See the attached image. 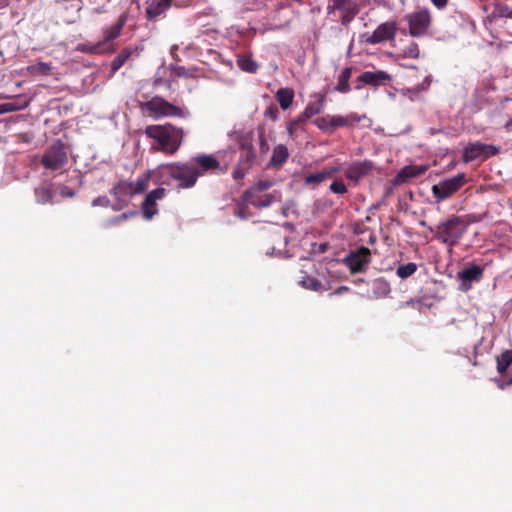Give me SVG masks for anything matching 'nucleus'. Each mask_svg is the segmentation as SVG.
<instances>
[{
    "mask_svg": "<svg viewBox=\"0 0 512 512\" xmlns=\"http://www.w3.org/2000/svg\"><path fill=\"white\" fill-rule=\"evenodd\" d=\"M145 134L153 140L154 149L168 154H174L183 140L182 129L171 124L149 125L145 129Z\"/></svg>",
    "mask_w": 512,
    "mask_h": 512,
    "instance_id": "obj_1",
    "label": "nucleus"
},
{
    "mask_svg": "<svg viewBox=\"0 0 512 512\" xmlns=\"http://www.w3.org/2000/svg\"><path fill=\"white\" fill-rule=\"evenodd\" d=\"M162 175L165 177L167 185H174L176 189L180 190L194 187L201 176V172L189 160L163 165Z\"/></svg>",
    "mask_w": 512,
    "mask_h": 512,
    "instance_id": "obj_2",
    "label": "nucleus"
},
{
    "mask_svg": "<svg viewBox=\"0 0 512 512\" xmlns=\"http://www.w3.org/2000/svg\"><path fill=\"white\" fill-rule=\"evenodd\" d=\"M143 112H146L154 119L163 117L187 118L190 115L189 110L184 106H178L168 102L160 96H155L150 100L140 104Z\"/></svg>",
    "mask_w": 512,
    "mask_h": 512,
    "instance_id": "obj_3",
    "label": "nucleus"
},
{
    "mask_svg": "<svg viewBox=\"0 0 512 512\" xmlns=\"http://www.w3.org/2000/svg\"><path fill=\"white\" fill-rule=\"evenodd\" d=\"M468 228V222L460 216H452L451 218L439 223L436 228L431 231L436 239L447 246L456 245Z\"/></svg>",
    "mask_w": 512,
    "mask_h": 512,
    "instance_id": "obj_4",
    "label": "nucleus"
},
{
    "mask_svg": "<svg viewBox=\"0 0 512 512\" xmlns=\"http://www.w3.org/2000/svg\"><path fill=\"white\" fill-rule=\"evenodd\" d=\"M238 145L240 148V156L238 164L232 173L235 180L243 179L246 172L253 166L256 161L257 155L253 145V133L240 132L237 137Z\"/></svg>",
    "mask_w": 512,
    "mask_h": 512,
    "instance_id": "obj_5",
    "label": "nucleus"
},
{
    "mask_svg": "<svg viewBox=\"0 0 512 512\" xmlns=\"http://www.w3.org/2000/svg\"><path fill=\"white\" fill-rule=\"evenodd\" d=\"M365 115H358L357 113H349L346 116L342 115H324L317 118L314 124L318 129L325 133H333L337 128L340 127H352L359 123Z\"/></svg>",
    "mask_w": 512,
    "mask_h": 512,
    "instance_id": "obj_6",
    "label": "nucleus"
},
{
    "mask_svg": "<svg viewBox=\"0 0 512 512\" xmlns=\"http://www.w3.org/2000/svg\"><path fill=\"white\" fill-rule=\"evenodd\" d=\"M359 7L354 0H329L327 13L337 17L343 25H348L358 14Z\"/></svg>",
    "mask_w": 512,
    "mask_h": 512,
    "instance_id": "obj_7",
    "label": "nucleus"
},
{
    "mask_svg": "<svg viewBox=\"0 0 512 512\" xmlns=\"http://www.w3.org/2000/svg\"><path fill=\"white\" fill-rule=\"evenodd\" d=\"M466 183V175L459 173L453 177L441 180L432 186V194L437 202L448 199Z\"/></svg>",
    "mask_w": 512,
    "mask_h": 512,
    "instance_id": "obj_8",
    "label": "nucleus"
},
{
    "mask_svg": "<svg viewBox=\"0 0 512 512\" xmlns=\"http://www.w3.org/2000/svg\"><path fill=\"white\" fill-rule=\"evenodd\" d=\"M370 261L371 252L366 247L350 251V253L343 259V262L352 274L364 272Z\"/></svg>",
    "mask_w": 512,
    "mask_h": 512,
    "instance_id": "obj_9",
    "label": "nucleus"
},
{
    "mask_svg": "<svg viewBox=\"0 0 512 512\" xmlns=\"http://www.w3.org/2000/svg\"><path fill=\"white\" fill-rule=\"evenodd\" d=\"M409 33L413 37L424 36L431 24V15L427 9H419L408 15Z\"/></svg>",
    "mask_w": 512,
    "mask_h": 512,
    "instance_id": "obj_10",
    "label": "nucleus"
},
{
    "mask_svg": "<svg viewBox=\"0 0 512 512\" xmlns=\"http://www.w3.org/2000/svg\"><path fill=\"white\" fill-rule=\"evenodd\" d=\"M67 162V154L61 142L52 145L42 156V164L46 169H62Z\"/></svg>",
    "mask_w": 512,
    "mask_h": 512,
    "instance_id": "obj_11",
    "label": "nucleus"
},
{
    "mask_svg": "<svg viewBox=\"0 0 512 512\" xmlns=\"http://www.w3.org/2000/svg\"><path fill=\"white\" fill-rule=\"evenodd\" d=\"M397 23L387 21L380 24L371 34L365 36V42L371 45L394 40L397 33Z\"/></svg>",
    "mask_w": 512,
    "mask_h": 512,
    "instance_id": "obj_12",
    "label": "nucleus"
},
{
    "mask_svg": "<svg viewBox=\"0 0 512 512\" xmlns=\"http://www.w3.org/2000/svg\"><path fill=\"white\" fill-rule=\"evenodd\" d=\"M498 153V148L494 145L483 144L480 142L470 143L463 151V161L472 162L479 157H489Z\"/></svg>",
    "mask_w": 512,
    "mask_h": 512,
    "instance_id": "obj_13",
    "label": "nucleus"
},
{
    "mask_svg": "<svg viewBox=\"0 0 512 512\" xmlns=\"http://www.w3.org/2000/svg\"><path fill=\"white\" fill-rule=\"evenodd\" d=\"M483 268L479 265H470L457 273V279L460 281L459 290L467 292L472 288L474 282H479L483 276Z\"/></svg>",
    "mask_w": 512,
    "mask_h": 512,
    "instance_id": "obj_14",
    "label": "nucleus"
},
{
    "mask_svg": "<svg viewBox=\"0 0 512 512\" xmlns=\"http://www.w3.org/2000/svg\"><path fill=\"white\" fill-rule=\"evenodd\" d=\"M373 168V162L370 160L356 161L351 163L346 169V176L353 182H359L367 176Z\"/></svg>",
    "mask_w": 512,
    "mask_h": 512,
    "instance_id": "obj_15",
    "label": "nucleus"
},
{
    "mask_svg": "<svg viewBox=\"0 0 512 512\" xmlns=\"http://www.w3.org/2000/svg\"><path fill=\"white\" fill-rule=\"evenodd\" d=\"M392 77L389 73L383 70L377 71H365L359 77L358 81L363 83L364 85H369L373 87H379L382 85H386L391 81Z\"/></svg>",
    "mask_w": 512,
    "mask_h": 512,
    "instance_id": "obj_16",
    "label": "nucleus"
},
{
    "mask_svg": "<svg viewBox=\"0 0 512 512\" xmlns=\"http://www.w3.org/2000/svg\"><path fill=\"white\" fill-rule=\"evenodd\" d=\"M190 162L193 163L201 172V176L215 171L220 167V163L217 158L211 154H200L194 156L190 158Z\"/></svg>",
    "mask_w": 512,
    "mask_h": 512,
    "instance_id": "obj_17",
    "label": "nucleus"
},
{
    "mask_svg": "<svg viewBox=\"0 0 512 512\" xmlns=\"http://www.w3.org/2000/svg\"><path fill=\"white\" fill-rule=\"evenodd\" d=\"M111 195L115 197V199L119 202V207H114L115 210H118L124 206H126L129 200L133 197L131 184L129 181H120L118 182L110 191Z\"/></svg>",
    "mask_w": 512,
    "mask_h": 512,
    "instance_id": "obj_18",
    "label": "nucleus"
},
{
    "mask_svg": "<svg viewBox=\"0 0 512 512\" xmlns=\"http://www.w3.org/2000/svg\"><path fill=\"white\" fill-rule=\"evenodd\" d=\"M127 20H128L127 13H122L114 25H112L111 27L106 28L104 30V40L101 41V43H103V47L105 48L106 51L110 47V42H112L114 39L119 37Z\"/></svg>",
    "mask_w": 512,
    "mask_h": 512,
    "instance_id": "obj_19",
    "label": "nucleus"
},
{
    "mask_svg": "<svg viewBox=\"0 0 512 512\" xmlns=\"http://www.w3.org/2000/svg\"><path fill=\"white\" fill-rule=\"evenodd\" d=\"M171 6V0H147L146 16L149 20H155L164 14Z\"/></svg>",
    "mask_w": 512,
    "mask_h": 512,
    "instance_id": "obj_20",
    "label": "nucleus"
},
{
    "mask_svg": "<svg viewBox=\"0 0 512 512\" xmlns=\"http://www.w3.org/2000/svg\"><path fill=\"white\" fill-rule=\"evenodd\" d=\"M316 99L307 104L304 111L299 115V121H306L319 114L325 107V95L317 94Z\"/></svg>",
    "mask_w": 512,
    "mask_h": 512,
    "instance_id": "obj_21",
    "label": "nucleus"
},
{
    "mask_svg": "<svg viewBox=\"0 0 512 512\" xmlns=\"http://www.w3.org/2000/svg\"><path fill=\"white\" fill-rule=\"evenodd\" d=\"M427 169L428 167L426 165H407L397 173L396 181L398 183H404L412 178L425 174Z\"/></svg>",
    "mask_w": 512,
    "mask_h": 512,
    "instance_id": "obj_22",
    "label": "nucleus"
},
{
    "mask_svg": "<svg viewBox=\"0 0 512 512\" xmlns=\"http://www.w3.org/2000/svg\"><path fill=\"white\" fill-rule=\"evenodd\" d=\"M276 193L267 194L263 198L253 196V191H246L243 195V200L249 205L256 208H265L270 206L276 198Z\"/></svg>",
    "mask_w": 512,
    "mask_h": 512,
    "instance_id": "obj_23",
    "label": "nucleus"
},
{
    "mask_svg": "<svg viewBox=\"0 0 512 512\" xmlns=\"http://www.w3.org/2000/svg\"><path fill=\"white\" fill-rule=\"evenodd\" d=\"M289 151L283 144H278L274 147L272 156L270 158V165L273 167H281L288 159Z\"/></svg>",
    "mask_w": 512,
    "mask_h": 512,
    "instance_id": "obj_24",
    "label": "nucleus"
},
{
    "mask_svg": "<svg viewBox=\"0 0 512 512\" xmlns=\"http://www.w3.org/2000/svg\"><path fill=\"white\" fill-rule=\"evenodd\" d=\"M276 100L283 110L288 109L294 100V91L289 87L280 88L275 94Z\"/></svg>",
    "mask_w": 512,
    "mask_h": 512,
    "instance_id": "obj_25",
    "label": "nucleus"
},
{
    "mask_svg": "<svg viewBox=\"0 0 512 512\" xmlns=\"http://www.w3.org/2000/svg\"><path fill=\"white\" fill-rule=\"evenodd\" d=\"M352 75V68L346 67L342 70L338 76V82L336 89L341 93H348L351 90L349 80Z\"/></svg>",
    "mask_w": 512,
    "mask_h": 512,
    "instance_id": "obj_26",
    "label": "nucleus"
},
{
    "mask_svg": "<svg viewBox=\"0 0 512 512\" xmlns=\"http://www.w3.org/2000/svg\"><path fill=\"white\" fill-rule=\"evenodd\" d=\"M237 66L244 72L256 73L259 65L248 55H240L236 60Z\"/></svg>",
    "mask_w": 512,
    "mask_h": 512,
    "instance_id": "obj_27",
    "label": "nucleus"
},
{
    "mask_svg": "<svg viewBox=\"0 0 512 512\" xmlns=\"http://www.w3.org/2000/svg\"><path fill=\"white\" fill-rule=\"evenodd\" d=\"M52 66L50 63L38 62L26 67V71L30 75H43L48 76L51 74Z\"/></svg>",
    "mask_w": 512,
    "mask_h": 512,
    "instance_id": "obj_28",
    "label": "nucleus"
},
{
    "mask_svg": "<svg viewBox=\"0 0 512 512\" xmlns=\"http://www.w3.org/2000/svg\"><path fill=\"white\" fill-rule=\"evenodd\" d=\"M150 180V174L145 173L141 176H139L135 181H129L131 184V190L133 196L143 193L149 183Z\"/></svg>",
    "mask_w": 512,
    "mask_h": 512,
    "instance_id": "obj_29",
    "label": "nucleus"
},
{
    "mask_svg": "<svg viewBox=\"0 0 512 512\" xmlns=\"http://www.w3.org/2000/svg\"><path fill=\"white\" fill-rule=\"evenodd\" d=\"M299 284L308 290L321 292L327 290L326 287L319 281L317 278L312 276H304L302 280L299 281Z\"/></svg>",
    "mask_w": 512,
    "mask_h": 512,
    "instance_id": "obj_30",
    "label": "nucleus"
},
{
    "mask_svg": "<svg viewBox=\"0 0 512 512\" xmlns=\"http://www.w3.org/2000/svg\"><path fill=\"white\" fill-rule=\"evenodd\" d=\"M511 365L512 350H506L499 357H497V371L500 374H504Z\"/></svg>",
    "mask_w": 512,
    "mask_h": 512,
    "instance_id": "obj_31",
    "label": "nucleus"
},
{
    "mask_svg": "<svg viewBox=\"0 0 512 512\" xmlns=\"http://www.w3.org/2000/svg\"><path fill=\"white\" fill-rule=\"evenodd\" d=\"M133 50L131 48H125L123 49L118 56L114 58V60L111 63V68L113 72H116L119 70L125 62L129 59V57L132 55Z\"/></svg>",
    "mask_w": 512,
    "mask_h": 512,
    "instance_id": "obj_32",
    "label": "nucleus"
},
{
    "mask_svg": "<svg viewBox=\"0 0 512 512\" xmlns=\"http://www.w3.org/2000/svg\"><path fill=\"white\" fill-rule=\"evenodd\" d=\"M35 197L37 203L46 204L52 201L53 195L51 189L47 186H40L35 188Z\"/></svg>",
    "mask_w": 512,
    "mask_h": 512,
    "instance_id": "obj_33",
    "label": "nucleus"
},
{
    "mask_svg": "<svg viewBox=\"0 0 512 512\" xmlns=\"http://www.w3.org/2000/svg\"><path fill=\"white\" fill-rule=\"evenodd\" d=\"M77 51L89 54H101L106 52L103 47V43L101 42H98L97 44L80 43L77 45Z\"/></svg>",
    "mask_w": 512,
    "mask_h": 512,
    "instance_id": "obj_34",
    "label": "nucleus"
},
{
    "mask_svg": "<svg viewBox=\"0 0 512 512\" xmlns=\"http://www.w3.org/2000/svg\"><path fill=\"white\" fill-rule=\"evenodd\" d=\"M417 270V265L413 262H409L403 265H400L397 270L396 274L401 279H406L410 276H412Z\"/></svg>",
    "mask_w": 512,
    "mask_h": 512,
    "instance_id": "obj_35",
    "label": "nucleus"
},
{
    "mask_svg": "<svg viewBox=\"0 0 512 512\" xmlns=\"http://www.w3.org/2000/svg\"><path fill=\"white\" fill-rule=\"evenodd\" d=\"M327 172H318L314 174H309L305 177V184L306 185H317L321 182H323L328 177Z\"/></svg>",
    "mask_w": 512,
    "mask_h": 512,
    "instance_id": "obj_36",
    "label": "nucleus"
},
{
    "mask_svg": "<svg viewBox=\"0 0 512 512\" xmlns=\"http://www.w3.org/2000/svg\"><path fill=\"white\" fill-rule=\"evenodd\" d=\"M165 192L166 190L161 187L150 191L145 197V205L149 204L150 202H156L157 200L161 199L165 195Z\"/></svg>",
    "mask_w": 512,
    "mask_h": 512,
    "instance_id": "obj_37",
    "label": "nucleus"
},
{
    "mask_svg": "<svg viewBox=\"0 0 512 512\" xmlns=\"http://www.w3.org/2000/svg\"><path fill=\"white\" fill-rule=\"evenodd\" d=\"M142 212L145 219L150 220L157 213L156 202H150L145 205V199L142 202Z\"/></svg>",
    "mask_w": 512,
    "mask_h": 512,
    "instance_id": "obj_38",
    "label": "nucleus"
},
{
    "mask_svg": "<svg viewBox=\"0 0 512 512\" xmlns=\"http://www.w3.org/2000/svg\"><path fill=\"white\" fill-rule=\"evenodd\" d=\"M430 85H431V76L428 75L425 77V79L419 85H417L416 87H414L412 89H409L408 93L416 95L420 92L427 91L430 88Z\"/></svg>",
    "mask_w": 512,
    "mask_h": 512,
    "instance_id": "obj_39",
    "label": "nucleus"
},
{
    "mask_svg": "<svg viewBox=\"0 0 512 512\" xmlns=\"http://www.w3.org/2000/svg\"><path fill=\"white\" fill-rule=\"evenodd\" d=\"M419 47L417 45V43L415 42H412L410 43L404 50H403V55L404 57L406 58H412V59H416L419 57Z\"/></svg>",
    "mask_w": 512,
    "mask_h": 512,
    "instance_id": "obj_40",
    "label": "nucleus"
},
{
    "mask_svg": "<svg viewBox=\"0 0 512 512\" xmlns=\"http://www.w3.org/2000/svg\"><path fill=\"white\" fill-rule=\"evenodd\" d=\"M494 14L496 17L512 19V8L507 5H498L494 11Z\"/></svg>",
    "mask_w": 512,
    "mask_h": 512,
    "instance_id": "obj_41",
    "label": "nucleus"
},
{
    "mask_svg": "<svg viewBox=\"0 0 512 512\" xmlns=\"http://www.w3.org/2000/svg\"><path fill=\"white\" fill-rule=\"evenodd\" d=\"M25 106L26 105H23V106L17 105L14 102L1 103L0 104V115L20 110V109L24 108Z\"/></svg>",
    "mask_w": 512,
    "mask_h": 512,
    "instance_id": "obj_42",
    "label": "nucleus"
},
{
    "mask_svg": "<svg viewBox=\"0 0 512 512\" xmlns=\"http://www.w3.org/2000/svg\"><path fill=\"white\" fill-rule=\"evenodd\" d=\"M271 185L272 184L270 181H267V180L259 181L255 184V186L253 188L249 189L248 191H253V196H256L255 194L257 192H262V191L268 190L271 187Z\"/></svg>",
    "mask_w": 512,
    "mask_h": 512,
    "instance_id": "obj_43",
    "label": "nucleus"
},
{
    "mask_svg": "<svg viewBox=\"0 0 512 512\" xmlns=\"http://www.w3.org/2000/svg\"><path fill=\"white\" fill-rule=\"evenodd\" d=\"M330 191L335 194H344L347 192V188L342 181H334L330 185Z\"/></svg>",
    "mask_w": 512,
    "mask_h": 512,
    "instance_id": "obj_44",
    "label": "nucleus"
},
{
    "mask_svg": "<svg viewBox=\"0 0 512 512\" xmlns=\"http://www.w3.org/2000/svg\"><path fill=\"white\" fill-rule=\"evenodd\" d=\"M170 68L178 77H187L190 75L186 68L183 66L171 65Z\"/></svg>",
    "mask_w": 512,
    "mask_h": 512,
    "instance_id": "obj_45",
    "label": "nucleus"
},
{
    "mask_svg": "<svg viewBox=\"0 0 512 512\" xmlns=\"http://www.w3.org/2000/svg\"><path fill=\"white\" fill-rule=\"evenodd\" d=\"M109 203H110V201L106 196H99L92 201V206L107 207L109 205Z\"/></svg>",
    "mask_w": 512,
    "mask_h": 512,
    "instance_id": "obj_46",
    "label": "nucleus"
},
{
    "mask_svg": "<svg viewBox=\"0 0 512 512\" xmlns=\"http://www.w3.org/2000/svg\"><path fill=\"white\" fill-rule=\"evenodd\" d=\"M375 286L379 289H382L383 295H387L390 291L389 285L382 280L375 281Z\"/></svg>",
    "mask_w": 512,
    "mask_h": 512,
    "instance_id": "obj_47",
    "label": "nucleus"
},
{
    "mask_svg": "<svg viewBox=\"0 0 512 512\" xmlns=\"http://www.w3.org/2000/svg\"><path fill=\"white\" fill-rule=\"evenodd\" d=\"M302 122L303 121H299V117L296 120L289 122L287 125V131H288L289 135H292L294 133L295 129L297 128V126Z\"/></svg>",
    "mask_w": 512,
    "mask_h": 512,
    "instance_id": "obj_48",
    "label": "nucleus"
},
{
    "mask_svg": "<svg viewBox=\"0 0 512 512\" xmlns=\"http://www.w3.org/2000/svg\"><path fill=\"white\" fill-rule=\"evenodd\" d=\"M60 194L64 198H71L75 195L74 190L70 189L69 187L65 186L60 189Z\"/></svg>",
    "mask_w": 512,
    "mask_h": 512,
    "instance_id": "obj_49",
    "label": "nucleus"
},
{
    "mask_svg": "<svg viewBox=\"0 0 512 512\" xmlns=\"http://www.w3.org/2000/svg\"><path fill=\"white\" fill-rule=\"evenodd\" d=\"M259 140H260V148H261L262 152L266 153L268 151V145H267V142H266L263 132L259 133Z\"/></svg>",
    "mask_w": 512,
    "mask_h": 512,
    "instance_id": "obj_50",
    "label": "nucleus"
},
{
    "mask_svg": "<svg viewBox=\"0 0 512 512\" xmlns=\"http://www.w3.org/2000/svg\"><path fill=\"white\" fill-rule=\"evenodd\" d=\"M349 290V287L347 286H340L337 289H335L330 295H341Z\"/></svg>",
    "mask_w": 512,
    "mask_h": 512,
    "instance_id": "obj_51",
    "label": "nucleus"
},
{
    "mask_svg": "<svg viewBox=\"0 0 512 512\" xmlns=\"http://www.w3.org/2000/svg\"><path fill=\"white\" fill-rule=\"evenodd\" d=\"M432 3L438 7V8H443L447 5V1L448 0H431Z\"/></svg>",
    "mask_w": 512,
    "mask_h": 512,
    "instance_id": "obj_52",
    "label": "nucleus"
},
{
    "mask_svg": "<svg viewBox=\"0 0 512 512\" xmlns=\"http://www.w3.org/2000/svg\"><path fill=\"white\" fill-rule=\"evenodd\" d=\"M328 244L327 243H321L319 244V251L325 252L327 250Z\"/></svg>",
    "mask_w": 512,
    "mask_h": 512,
    "instance_id": "obj_53",
    "label": "nucleus"
},
{
    "mask_svg": "<svg viewBox=\"0 0 512 512\" xmlns=\"http://www.w3.org/2000/svg\"><path fill=\"white\" fill-rule=\"evenodd\" d=\"M497 383H498V387L500 389H504L507 386V382H502L499 380V381H497Z\"/></svg>",
    "mask_w": 512,
    "mask_h": 512,
    "instance_id": "obj_54",
    "label": "nucleus"
},
{
    "mask_svg": "<svg viewBox=\"0 0 512 512\" xmlns=\"http://www.w3.org/2000/svg\"><path fill=\"white\" fill-rule=\"evenodd\" d=\"M127 217H128V215L124 213L121 216L116 217L114 219V221L123 220V219H126Z\"/></svg>",
    "mask_w": 512,
    "mask_h": 512,
    "instance_id": "obj_55",
    "label": "nucleus"
},
{
    "mask_svg": "<svg viewBox=\"0 0 512 512\" xmlns=\"http://www.w3.org/2000/svg\"><path fill=\"white\" fill-rule=\"evenodd\" d=\"M415 303H416V301H415V300H413V299H411V300H409V301L405 302V304H404V305H405V306H413Z\"/></svg>",
    "mask_w": 512,
    "mask_h": 512,
    "instance_id": "obj_56",
    "label": "nucleus"
},
{
    "mask_svg": "<svg viewBox=\"0 0 512 512\" xmlns=\"http://www.w3.org/2000/svg\"><path fill=\"white\" fill-rule=\"evenodd\" d=\"M238 217L244 218V215L240 211L237 212Z\"/></svg>",
    "mask_w": 512,
    "mask_h": 512,
    "instance_id": "obj_57",
    "label": "nucleus"
},
{
    "mask_svg": "<svg viewBox=\"0 0 512 512\" xmlns=\"http://www.w3.org/2000/svg\"><path fill=\"white\" fill-rule=\"evenodd\" d=\"M267 255H274V249L271 252L267 251Z\"/></svg>",
    "mask_w": 512,
    "mask_h": 512,
    "instance_id": "obj_58",
    "label": "nucleus"
},
{
    "mask_svg": "<svg viewBox=\"0 0 512 512\" xmlns=\"http://www.w3.org/2000/svg\"><path fill=\"white\" fill-rule=\"evenodd\" d=\"M512 384V377L507 381V385H511Z\"/></svg>",
    "mask_w": 512,
    "mask_h": 512,
    "instance_id": "obj_59",
    "label": "nucleus"
},
{
    "mask_svg": "<svg viewBox=\"0 0 512 512\" xmlns=\"http://www.w3.org/2000/svg\"><path fill=\"white\" fill-rule=\"evenodd\" d=\"M283 214L286 216V208H283Z\"/></svg>",
    "mask_w": 512,
    "mask_h": 512,
    "instance_id": "obj_60",
    "label": "nucleus"
}]
</instances>
